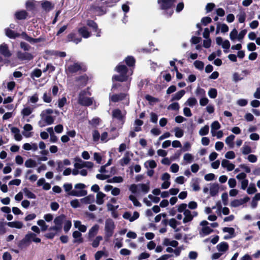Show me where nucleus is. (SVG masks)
Listing matches in <instances>:
<instances>
[{"mask_svg": "<svg viewBox=\"0 0 260 260\" xmlns=\"http://www.w3.org/2000/svg\"><path fill=\"white\" fill-rule=\"evenodd\" d=\"M116 70L118 72L119 75H115L113 76V78L116 81L123 82L127 80L128 77L133 74V71L132 70H128L127 67L122 64H119L117 66Z\"/></svg>", "mask_w": 260, "mask_h": 260, "instance_id": "f257e3e1", "label": "nucleus"}, {"mask_svg": "<svg viewBox=\"0 0 260 260\" xmlns=\"http://www.w3.org/2000/svg\"><path fill=\"white\" fill-rule=\"evenodd\" d=\"M91 93L87 90L82 91L79 95L78 103L80 105L84 106H89L92 105L93 103L92 98L88 97Z\"/></svg>", "mask_w": 260, "mask_h": 260, "instance_id": "f03ea898", "label": "nucleus"}, {"mask_svg": "<svg viewBox=\"0 0 260 260\" xmlns=\"http://www.w3.org/2000/svg\"><path fill=\"white\" fill-rule=\"evenodd\" d=\"M31 241L35 243H40L41 242V239L37 237L35 233L29 232L25 235L24 238L19 242L18 246L22 247L24 245L29 243Z\"/></svg>", "mask_w": 260, "mask_h": 260, "instance_id": "7ed1b4c3", "label": "nucleus"}, {"mask_svg": "<svg viewBox=\"0 0 260 260\" xmlns=\"http://www.w3.org/2000/svg\"><path fill=\"white\" fill-rule=\"evenodd\" d=\"M85 187V185L83 183H78L75 185V188L78 190H73L68 193L69 195L75 197H83L87 194V191L83 189Z\"/></svg>", "mask_w": 260, "mask_h": 260, "instance_id": "20e7f679", "label": "nucleus"}, {"mask_svg": "<svg viewBox=\"0 0 260 260\" xmlns=\"http://www.w3.org/2000/svg\"><path fill=\"white\" fill-rule=\"evenodd\" d=\"M115 225L113 220L110 218H108L105 221V236L109 238L112 236Z\"/></svg>", "mask_w": 260, "mask_h": 260, "instance_id": "39448f33", "label": "nucleus"}, {"mask_svg": "<svg viewBox=\"0 0 260 260\" xmlns=\"http://www.w3.org/2000/svg\"><path fill=\"white\" fill-rule=\"evenodd\" d=\"M112 116L113 119L117 120L121 124H123L124 122L125 112L122 111L119 109H114L112 112Z\"/></svg>", "mask_w": 260, "mask_h": 260, "instance_id": "423d86ee", "label": "nucleus"}, {"mask_svg": "<svg viewBox=\"0 0 260 260\" xmlns=\"http://www.w3.org/2000/svg\"><path fill=\"white\" fill-rule=\"evenodd\" d=\"M41 120L39 121V124L40 127H43L47 125H51L53 123L54 118L51 115L40 114Z\"/></svg>", "mask_w": 260, "mask_h": 260, "instance_id": "0eeeda50", "label": "nucleus"}, {"mask_svg": "<svg viewBox=\"0 0 260 260\" xmlns=\"http://www.w3.org/2000/svg\"><path fill=\"white\" fill-rule=\"evenodd\" d=\"M183 215H184V217L183 219V222L186 223L190 222L193 219V217L198 216V213L197 211L191 212L187 209L184 211Z\"/></svg>", "mask_w": 260, "mask_h": 260, "instance_id": "6e6552de", "label": "nucleus"}, {"mask_svg": "<svg viewBox=\"0 0 260 260\" xmlns=\"http://www.w3.org/2000/svg\"><path fill=\"white\" fill-rule=\"evenodd\" d=\"M61 230V229H60L58 226L54 225L53 226L50 227L48 229V231L50 232L46 233L45 235V236L46 238H47L48 239H52L55 237V236L56 235V234L58 232H60Z\"/></svg>", "mask_w": 260, "mask_h": 260, "instance_id": "1a4fd4ad", "label": "nucleus"}, {"mask_svg": "<svg viewBox=\"0 0 260 260\" xmlns=\"http://www.w3.org/2000/svg\"><path fill=\"white\" fill-rule=\"evenodd\" d=\"M159 7L162 10H169L173 5L174 0H157Z\"/></svg>", "mask_w": 260, "mask_h": 260, "instance_id": "9d476101", "label": "nucleus"}, {"mask_svg": "<svg viewBox=\"0 0 260 260\" xmlns=\"http://www.w3.org/2000/svg\"><path fill=\"white\" fill-rule=\"evenodd\" d=\"M99 229V225L95 224L89 230L87 234L89 240H91V239L98 233Z\"/></svg>", "mask_w": 260, "mask_h": 260, "instance_id": "9b49d317", "label": "nucleus"}, {"mask_svg": "<svg viewBox=\"0 0 260 260\" xmlns=\"http://www.w3.org/2000/svg\"><path fill=\"white\" fill-rule=\"evenodd\" d=\"M87 25L91 27L93 31L96 32V37H99L101 36V30L98 28V24L94 21L88 20L87 21Z\"/></svg>", "mask_w": 260, "mask_h": 260, "instance_id": "f8f14e48", "label": "nucleus"}, {"mask_svg": "<svg viewBox=\"0 0 260 260\" xmlns=\"http://www.w3.org/2000/svg\"><path fill=\"white\" fill-rule=\"evenodd\" d=\"M91 11L97 15H102L107 12V9L104 7L93 6L91 8Z\"/></svg>", "mask_w": 260, "mask_h": 260, "instance_id": "ddd939ff", "label": "nucleus"}, {"mask_svg": "<svg viewBox=\"0 0 260 260\" xmlns=\"http://www.w3.org/2000/svg\"><path fill=\"white\" fill-rule=\"evenodd\" d=\"M17 57L21 60H30L33 58V56L28 52L19 51L17 53Z\"/></svg>", "mask_w": 260, "mask_h": 260, "instance_id": "4468645a", "label": "nucleus"}, {"mask_svg": "<svg viewBox=\"0 0 260 260\" xmlns=\"http://www.w3.org/2000/svg\"><path fill=\"white\" fill-rule=\"evenodd\" d=\"M27 16L28 13L25 10L16 11L14 14L15 19L19 20H24L27 18Z\"/></svg>", "mask_w": 260, "mask_h": 260, "instance_id": "2eb2a0df", "label": "nucleus"}, {"mask_svg": "<svg viewBox=\"0 0 260 260\" xmlns=\"http://www.w3.org/2000/svg\"><path fill=\"white\" fill-rule=\"evenodd\" d=\"M0 53L6 57H9L11 55L8 45L5 43H3L0 45Z\"/></svg>", "mask_w": 260, "mask_h": 260, "instance_id": "dca6fc26", "label": "nucleus"}, {"mask_svg": "<svg viewBox=\"0 0 260 260\" xmlns=\"http://www.w3.org/2000/svg\"><path fill=\"white\" fill-rule=\"evenodd\" d=\"M66 218V216L63 214H61L59 216H56L53 220L54 225L58 226L60 229L62 228V223Z\"/></svg>", "mask_w": 260, "mask_h": 260, "instance_id": "f3484780", "label": "nucleus"}, {"mask_svg": "<svg viewBox=\"0 0 260 260\" xmlns=\"http://www.w3.org/2000/svg\"><path fill=\"white\" fill-rule=\"evenodd\" d=\"M81 69L80 64L78 63H74L72 64L69 65L66 71L71 73H74L78 72Z\"/></svg>", "mask_w": 260, "mask_h": 260, "instance_id": "a211bd4d", "label": "nucleus"}, {"mask_svg": "<svg viewBox=\"0 0 260 260\" xmlns=\"http://www.w3.org/2000/svg\"><path fill=\"white\" fill-rule=\"evenodd\" d=\"M35 107L30 106H25L21 111V114L23 117L30 115Z\"/></svg>", "mask_w": 260, "mask_h": 260, "instance_id": "6ab92c4d", "label": "nucleus"}, {"mask_svg": "<svg viewBox=\"0 0 260 260\" xmlns=\"http://www.w3.org/2000/svg\"><path fill=\"white\" fill-rule=\"evenodd\" d=\"M41 6L44 10L49 12L54 8V6L49 1H43L41 2Z\"/></svg>", "mask_w": 260, "mask_h": 260, "instance_id": "aec40b11", "label": "nucleus"}, {"mask_svg": "<svg viewBox=\"0 0 260 260\" xmlns=\"http://www.w3.org/2000/svg\"><path fill=\"white\" fill-rule=\"evenodd\" d=\"M73 237L74 240H73V243H81L83 242V239L82 238V234L81 232L79 231H75L73 233Z\"/></svg>", "mask_w": 260, "mask_h": 260, "instance_id": "412c9836", "label": "nucleus"}, {"mask_svg": "<svg viewBox=\"0 0 260 260\" xmlns=\"http://www.w3.org/2000/svg\"><path fill=\"white\" fill-rule=\"evenodd\" d=\"M79 34L84 38L87 39L91 36V32L88 31L85 26L80 27L78 29Z\"/></svg>", "mask_w": 260, "mask_h": 260, "instance_id": "4be33fe9", "label": "nucleus"}, {"mask_svg": "<svg viewBox=\"0 0 260 260\" xmlns=\"http://www.w3.org/2000/svg\"><path fill=\"white\" fill-rule=\"evenodd\" d=\"M221 166L224 168H226L228 171H231L235 168V165L230 162L229 160L225 159L222 160Z\"/></svg>", "mask_w": 260, "mask_h": 260, "instance_id": "5701e85b", "label": "nucleus"}, {"mask_svg": "<svg viewBox=\"0 0 260 260\" xmlns=\"http://www.w3.org/2000/svg\"><path fill=\"white\" fill-rule=\"evenodd\" d=\"M213 232V230L209 226H204L199 231V235L201 237H204L209 235Z\"/></svg>", "mask_w": 260, "mask_h": 260, "instance_id": "b1692460", "label": "nucleus"}, {"mask_svg": "<svg viewBox=\"0 0 260 260\" xmlns=\"http://www.w3.org/2000/svg\"><path fill=\"white\" fill-rule=\"evenodd\" d=\"M74 226L76 229H78L80 232L85 233L87 230V226L82 224L81 222L79 220H74Z\"/></svg>", "mask_w": 260, "mask_h": 260, "instance_id": "393cba45", "label": "nucleus"}, {"mask_svg": "<svg viewBox=\"0 0 260 260\" xmlns=\"http://www.w3.org/2000/svg\"><path fill=\"white\" fill-rule=\"evenodd\" d=\"M126 94L124 93H119L118 94H113L110 95V99L113 102H117L118 101L122 100L125 97Z\"/></svg>", "mask_w": 260, "mask_h": 260, "instance_id": "a878e982", "label": "nucleus"}, {"mask_svg": "<svg viewBox=\"0 0 260 260\" xmlns=\"http://www.w3.org/2000/svg\"><path fill=\"white\" fill-rule=\"evenodd\" d=\"M210 193L211 196H216L219 191V186L216 183H210Z\"/></svg>", "mask_w": 260, "mask_h": 260, "instance_id": "bb28decb", "label": "nucleus"}, {"mask_svg": "<svg viewBox=\"0 0 260 260\" xmlns=\"http://www.w3.org/2000/svg\"><path fill=\"white\" fill-rule=\"evenodd\" d=\"M7 224L10 228H16L18 229H20L23 226V223L20 221L8 222L7 223Z\"/></svg>", "mask_w": 260, "mask_h": 260, "instance_id": "cd10ccee", "label": "nucleus"}, {"mask_svg": "<svg viewBox=\"0 0 260 260\" xmlns=\"http://www.w3.org/2000/svg\"><path fill=\"white\" fill-rule=\"evenodd\" d=\"M11 132L14 135L15 139L16 141H20L22 140V137L20 133V130L15 127L11 128Z\"/></svg>", "mask_w": 260, "mask_h": 260, "instance_id": "c85d7f7f", "label": "nucleus"}, {"mask_svg": "<svg viewBox=\"0 0 260 260\" xmlns=\"http://www.w3.org/2000/svg\"><path fill=\"white\" fill-rule=\"evenodd\" d=\"M5 33L6 36L11 39H15L20 36L19 34L15 32L9 28H7L5 29Z\"/></svg>", "mask_w": 260, "mask_h": 260, "instance_id": "c756f323", "label": "nucleus"}, {"mask_svg": "<svg viewBox=\"0 0 260 260\" xmlns=\"http://www.w3.org/2000/svg\"><path fill=\"white\" fill-rule=\"evenodd\" d=\"M68 41L70 42H73L75 44H77L81 42L82 41V39L81 38H77L76 37V35L73 33L70 34L68 36Z\"/></svg>", "mask_w": 260, "mask_h": 260, "instance_id": "7c9ffc66", "label": "nucleus"}, {"mask_svg": "<svg viewBox=\"0 0 260 260\" xmlns=\"http://www.w3.org/2000/svg\"><path fill=\"white\" fill-rule=\"evenodd\" d=\"M129 152H126L124 157L120 160V164L121 166H124L127 165L131 160V158L129 157Z\"/></svg>", "mask_w": 260, "mask_h": 260, "instance_id": "2f4dec72", "label": "nucleus"}, {"mask_svg": "<svg viewBox=\"0 0 260 260\" xmlns=\"http://www.w3.org/2000/svg\"><path fill=\"white\" fill-rule=\"evenodd\" d=\"M216 248L218 251L224 252L228 250L229 248V245L226 242H222L218 244L217 245Z\"/></svg>", "mask_w": 260, "mask_h": 260, "instance_id": "473e14b6", "label": "nucleus"}, {"mask_svg": "<svg viewBox=\"0 0 260 260\" xmlns=\"http://www.w3.org/2000/svg\"><path fill=\"white\" fill-rule=\"evenodd\" d=\"M106 197V194L102 192H98L96 196V203L98 205H102L104 203V198Z\"/></svg>", "mask_w": 260, "mask_h": 260, "instance_id": "72a5a7b5", "label": "nucleus"}, {"mask_svg": "<svg viewBox=\"0 0 260 260\" xmlns=\"http://www.w3.org/2000/svg\"><path fill=\"white\" fill-rule=\"evenodd\" d=\"M185 91L184 90H181L177 93L172 95L171 101H178L181 99V98L184 95Z\"/></svg>", "mask_w": 260, "mask_h": 260, "instance_id": "f704fd0d", "label": "nucleus"}, {"mask_svg": "<svg viewBox=\"0 0 260 260\" xmlns=\"http://www.w3.org/2000/svg\"><path fill=\"white\" fill-rule=\"evenodd\" d=\"M94 197L93 195H89L84 198L80 200V202L82 203L85 204H89L94 202Z\"/></svg>", "mask_w": 260, "mask_h": 260, "instance_id": "c9c22d12", "label": "nucleus"}, {"mask_svg": "<svg viewBox=\"0 0 260 260\" xmlns=\"http://www.w3.org/2000/svg\"><path fill=\"white\" fill-rule=\"evenodd\" d=\"M139 189L144 194H146L149 191V183L147 184L141 183L138 184Z\"/></svg>", "mask_w": 260, "mask_h": 260, "instance_id": "e433bc0d", "label": "nucleus"}, {"mask_svg": "<svg viewBox=\"0 0 260 260\" xmlns=\"http://www.w3.org/2000/svg\"><path fill=\"white\" fill-rule=\"evenodd\" d=\"M24 132L22 134L26 138H28L31 136L29 133H27V132H29L32 129V126L30 124H25L23 127Z\"/></svg>", "mask_w": 260, "mask_h": 260, "instance_id": "4c0bfd02", "label": "nucleus"}, {"mask_svg": "<svg viewBox=\"0 0 260 260\" xmlns=\"http://www.w3.org/2000/svg\"><path fill=\"white\" fill-rule=\"evenodd\" d=\"M103 240V237L101 236H98L95 237V239H92V241L91 243V245L94 248H96L99 246L100 242Z\"/></svg>", "mask_w": 260, "mask_h": 260, "instance_id": "58836bf2", "label": "nucleus"}, {"mask_svg": "<svg viewBox=\"0 0 260 260\" xmlns=\"http://www.w3.org/2000/svg\"><path fill=\"white\" fill-rule=\"evenodd\" d=\"M191 186L194 191H199L200 189L199 182L197 179H193L191 182Z\"/></svg>", "mask_w": 260, "mask_h": 260, "instance_id": "ea45409f", "label": "nucleus"}, {"mask_svg": "<svg viewBox=\"0 0 260 260\" xmlns=\"http://www.w3.org/2000/svg\"><path fill=\"white\" fill-rule=\"evenodd\" d=\"M37 224L41 227V230L42 232H45L48 230V226L46 224L45 221L43 219L39 220L37 221Z\"/></svg>", "mask_w": 260, "mask_h": 260, "instance_id": "a19ab883", "label": "nucleus"}, {"mask_svg": "<svg viewBox=\"0 0 260 260\" xmlns=\"http://www.w3.org/2000/svg\"><path fill=\"white\" fill-rule=\"evenodd\" d=\"M23 190L25 196L27 198L32 199H36V195L27 188H24Z\"/></svg>", "mask_w": 260, "mask_h": 260, "instance_id": "79ce46f5", "label": "nucleus"}, {"mask_svg": "<svg viewBox=\"0 0 260 260\" xmlns=\"http://www.w3.org/2000/svg\"><path fill=\"white\" fill-rule=\"evenodd\" d=\"M36 161L30 158L26 160L25 162V166L26 168H34L36 166Z\"/></svg>", "mask_w": 260, "mask_h": 260, "instance_id": "37998d69", "label": "nucleus"}, {"mask_svg": "<svg viewBox=\"0 0 260 260\" xmlns=\"http://www.w3.org/2000/svg\"><path fill=\"white\" fill-rule=\"evenodd\" d=\"M235 136L233 135H231L229 137H228L225 139V143L229 145L231 148L233 147V141L235 139Z\"/></svg>", "mask_w": 260, "mask_h": 260, "instance_id": "c03bdc74", "label": "nucleus"}, {"mask_svg": "<svg viewBox=\"0 0 260 260\" xmlns=\"http://www.w3.org/2000/svg\"><path fill=\"white\" fill-rule=\"evenodd\" d=\"M123 178L121 176H115L111 179H108V183H121L123 181Z\"/></svg>", "mask_w": 260, "mask_h": 260, "instance_id": "a18cd8bd", "label": "nucleus"}, {"mask_svg": "<svg viewBox=\"0 0 260 260\" xmlns=\"http://www.w3.org/2000/svg\"><path fill=\"white\" fill-rule=\"evenodd\" d=\"M209 127L208 125H205L204 127H202L199 132V134L200 136H205L207 135L209 133Z\"/></svg>", "mask_w": 260, "mask_h": 260, "instance_id": "49530a36", "label": "nucleus"}, {"mask_svg": "<svg viewBox=\"0 0 260 260\" xmlns=\"http://www.w3.org/2000/svg\"><path fill=\"white\" fill-rule=\"evenodd\" d=\"M139 186L138 184H133L131 185L129 187V190L134 194H137L138 195L139 194V191H138Z\"/></svg>", "mask_w": 260, "mask_h": 260, "instance_id": "de8ad7c7", "label": "nucleus"}, {"mask_svg": "<svg viewBox=\"0 0 260 260\" xmlns=\"http://www.w3.org/2000/svg\"><path fill=\"white\" fill-rule=\"evenodd\" d=\"M175 132V136L177 138H181L184 135V132L183 129L179 127H175L174 129Z\"/></svg>", "mask_w": 260, "mask_h": 260, "instance_id": "09e8293b", "label": "nucleus"}, {"mask_svg": "<svg viewBox=\"0 0 260 260\" xmlns=\"http://www.w3.org/2000/svg\"><path fill=\"white\" fill-rule=\"evenodd\" d=\"M129 200H131L134 205L136 207H141V204L138 201V200L137 199L136 197L134 195H130L128 197Z\"/></svg>", "mask_w": 260, "mask_h": 260, "instance_id": "8fccbe9b", "label": "nucleus"}, {"mask_svg": "<svg viewBox=\"0 0 260 260\" xmlns=\"http://www.w3.org/2000/svg\"><path fill=\"white\" fill-rule=\"evenodd\" d=\"M257 191V189L255 187V184L253 183H250L247 189V192L251 194Z\"/></svg>", "mask_w": 260, "mask_h": 260, "instance_id": "3c124183", "label": "nucleus"}, {"mask_svg": "<svg viewBox=\"0 0 260 260\" xmlns=\"http://www.w3.org/2000/svg\"><path fill=\"white\" fill-rule=\"evenodd\" d=\"M183 160L186 163L190 164L193 160V156L190 153H185L183 156Z\"/></svg>", "mask_w": 260, "mask_h": 260, "instance_id": "603ef678", "label": "nucleus"}, {"mask_svg": "<svg viewBox=\"0 0 260 260\" xmlns=\"http://www.w3.org/2000/svg\"><path fill=\"white\" fill-rule=\"evenodd\" d=\"M193 64L196 69L200 71L203 70L204 68V62L200 60H196Z\"/></svg>", "mask_w": 260, "mask_h": 260, "instance_id": "864d4df0", "label": "nucleus"}, {"mask_svg": "<svg viewBox=\"0 0 260 260\" xmlns=\"http://www.w3.org/2000/svg\"><path fill=\"white\" fill-rule=\"evenodd\" d=\"M126 64L129 67L133 66L135 63V60L132 56H127L125 59Z\"/></svg>", "mask_w": 260, "mask_h": 260, "instance_id": "5fc2aeb1", "label": "nucleus"}, {"mask_svg": "<svg viewBox=\"0 0 260 260\" xmlns=\"http://www.w3.org/2000/svg\"><path fill=\"white\" fill-rule=\"evenodd\" d=\"M78 81L80 82L81 86H84L88 81V77L86 75H83L79 78Z\"/></svg>", "mask_w": 260, "mask_h": 260, "instance_id": "6e6d98bb", "label": "nucleus"}, {"mask_svg": "<svg viewBox=\"0 0 260 260\" xmlns=\"http://www.w3.org/2000/svg\"><path fill=\"white\" fill-rule=\"evenodd\" d=\"M39 101V97L37 93H35L31 96L28 97V102L35 104Z\"/></svg>", "mask_w": 260, "mask_h": 260, "instance_id": "4d7b16f0", "label": "nucleus"}, {"mask_svg": "<svg viewBox=\"0 0 260 260\" xmlns=\"http://www.w3.org/2000/svg\"><path fill=\"white\" fill-rule=\"evenodd\" d=\"M238 31L236 28H234L230 34V39L234 41L238 37Z\"/></svg>", "mask_w": 260, "mask_h": 260, "instance_id": "13d9d810", "label": "nucleus"}, {"mask_svg": "<svg viewBox=\"0 0 260 260\" xmlns=\"http://www.w3.org/2000/svg\"><path fill=\"white\" fill-rule=\"evenodd\" d=\"M243 205V202L241 199L234 200L231 203V206L233 207H237Z\"/></svg>", "mask_w": 260, "mask_h": 260, "instance_id": "bf43d9fd", "label": "nucleus"}, {"mask_svg": "<svg viewBox=\"0 0 260 260\" xmlns=\"http://www.w3.org/2000/svg\"><path fill=\"white\" fill-rule=\"evenodd\" d=\"M197 103V101L194 98H190L187 100L185 104L190 107H193Z\"/></svg>", "mask_w": 260, "mask_h": 260, "instance_id": "052dcab7", "label": "nucleus"}, {"mask_svg": "<svg viewBox=\"0 0 260 260\" xmlns=\"http://www.w3.org/2000/svg\"><path fill=\"white\" fill-rule=\"evenodd\" d=\"M217 92L215 88H211L208 91V95L210 98L215 99L217 96Z\"/></svg>", "mask_w": 260, "mask_h": 260, "instance_id": "680f3d73", "label": "nucleus"}, {"mask_svg": "<svg viewBox=\"0 0 260 260\" xmlns=\"http://www.w3.org/2000/svg\"><path fill=\"white\" fill-rule=\"evenodd\" d=\"M238 21L240 23H243L246 18V15L244 12H241L237 16Z\"/></svg>", "mask_w": 260, "mask_h": 260, "instance_id": "e2e57ef3", "label": "nucleus"}, {"mask_svg": "<svg viewBox=\"0 0 260 260\" xmlns=\"http://www.w3.org/2000/svg\"><path fill=\"white\" fill-rule=\"evenodd\" d=\"M43 100L44 102L47 103H50L52 101V98L49 94H48L46 92L43 94Z\"/></svg>", "mask_w": 260, "mask_h": 260, "instance_id": "0e129e2a", "label": "nucleus"}, {"mask_svg": "<svg viewBox=\"0 0 260 260\" xmlns=\"http://www.w3.org/2000/svg\"><path fill=\"white\" fill-rule=\"evenodd\" d=\"M42 75V71L40 69H35L31 74V77L36 78H39Z\"/></svg>", "mask_w": 260, "mask_h": 260, "instance_id": "69168bd1", "label": "nucleus"}, {"mask_svg": "<svg viewBox=\"0 0 260 260\" xmlns=\"http://www.w3.org/2000/svg\"><path fill=\"white\" fill-rule=\"evenodd\" d=\"M72 226V222L70 220H67L64 222L63 230L66 233L68 232Z\"/></svg>", "mask_w": 260, "mask_h": 260, "instance_id": "338daca9", "label": "nucleus"}, {"mask_svg": "<svg viewBox=\"0 0 260 260\" xmlns=\"http://www.w3.org/2000/svg\"><path fill=\"white\" fill-rule=\"evenodd\" d=\"M242 153L243 154H248L251 152V149L250 146L244 145L242 147Z\"/></svg>", "mask_w": 260, "mask_h": 260, "instance_id": "774afa93", "label": "nucleus"}]
</instances>
